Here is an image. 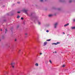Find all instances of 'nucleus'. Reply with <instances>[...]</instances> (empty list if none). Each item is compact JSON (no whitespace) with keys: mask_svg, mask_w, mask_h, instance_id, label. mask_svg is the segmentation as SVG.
<instances>
[{"mask_svg":"<svg viewBox=\"0 0 75 75\" xmlns=\"http://www.w3.org/2000/svg\"><path fill=\"white\" fill-rule=\"evenodd\" d=\"M17 41V40H16V39H15V41Z\"/></svg>","mask_w":75,"mask_h":75,"instance_id":"nucleus-31","label":"nucleus"},{"mask_svg":"<svg viewBox=\"0 0 75 75\" xmlns=\"http://www.w3.org/2000/svg\"><path fill=\"white\" fill-rule=\"evenodd\" d=\"M10 65H12V66H14L16 65V64L14 62H12L10 64Z\"/></svg>","mask_w":75,"mask_h":75,"instance_id":"nucleus-1","label":"nucleus"},{"mask_svg":"<svg viewBox=\"0 0 75 75\" xmlns=\"http://www.w3.org/2000/svg\"><path fill=\"white\" fill-rule=\"evenodd\" d=\"M71 29H72V30L75 29V27H71Z\"/></svg>","mask_w":75,"mask_h":75,"instance_id":"nucleus-6","label":"nucleus"},{"mask_svg":"<svg viewBox=\"0 0 75 75\" xmlns=\"http://www.w3.org/2000/svg\"><path fill=\"white\" fill-rule=\"evenodd\" d=\"M49 62H50V64H52V62L51 61V60H50L49 61Z\"/></svg>","mask_w":75,"mask_h":75,"instance_id":"nucleus-13","label":"nucleus"},{"mask_svg":"<svg viewBox=\"0 0 75 75\" xmlns=\"http://www.w3.org/2000/svg\"><path fill=\"white\" fill-rule=\"evenodd\" d=\"M66 65L65 64H64L63 65H62V66H66Z\"/></svg>","mask_w":75,"mask_h":75,"instance_id":"nucleus-25","label":"nucleus"},{"mask_svg":"<svg viewBox=\"0 0 75 75\" xmlns=\"http://www.w3.org/2000/svg\"><path fill=\"white\" fill-rule=\"evenodd\" d=\"M17 18H20V16L18 15Z\"/></svg>","mask_w":75,"mask_h":75,"instance_id":"nucleus-16","label":"nucleus"},{"mask_svg":"<svg viewBox=\"0 0 75 75\" xmlns=\"http://www.w3.org/2000/svg\"><path fill=\"white\" fill-rule=\"evenodd\" d=\"M0 41H1V40H0Z\"/></svg>","mask_w":75,"mask_h":75,"instance_id":"nucleus-34","label":"nucleus"},{"mask_svg":"<svg viewBox=\"0 0 75 75\" xmlns=\"http://www.w3.org/2000/svg\"><path fill=\"white\" fill-rule=\"evenodd\" d=\"M1 31H2V29H1Z\"/></svg>","mask_w":75,"mask_h":75,"instance_id":"nucleus-33","label":"nucleus"},{"mask_svg":"<svg viewBox=\"0 0 75 75\" xmlns=\"http://www.w3.org/2000/svg\"><path fill=\"white\" fill-rule=\"evenodd\" d=\"M38 23L39 25H40V24H41V23L40 22H38Z\"/></svg>","mask_w":75,"mask_h":75,"instance_id":"nucleus-14","label":"nucleus"},{"mask_svg":"<svg viewBox=\"0 0 75 75\" xmlns=\"http://www.w3.org/2000/svg\"><path fill=\"white\" fill-rule=\"evenodd\" d=\"M50 40H51V39H49V40H47L46 41H50Z\"/></svg>","mask_w":75,"mask_h":75,"instance_id":"nucleus-12","label":"nucleus"},{"mask_svg":"<svg viewBox=\"0 0 75 75\" xmlns=\"http://www.w3.org/2000/svg\"><path fill=\"white\" fill-rule=\"evenodd\" d=\"M25 35H28V34H27V33H25Z\"/></svg>","mask_w":75,"mask_h":75,"instance_id":"nucleus-22","label":"nucleus"},{"mask_svg":"<svg viewBox=\"0 0 75 75\" xmlns=\"http://www.w3.org/2000/svg\"><path fill=\"white\" fill-rule=\"evenodd\" d=\"M52 45H57V43H52Z\"/></svg>","mask_w":75,"mask_h":75,"instance_id":"nucleus-10","label":"nucleus"},{"mask_svg":"<svg viewBox=\"0 0 75 75\" xmlns=\"http://www.w3.org/2000/svg\"><path fill=\"white\" fill-rule=\"evenodd\" d=\"M53 53H54V52H53Z\"/></svg>","mask_w":75,"mask_h":75,"instance_id":"nucleus-35","label":"nucleus"},{"mask_svg":"<svg viewBox=\"0 0 75 75\" xmlns=\"http://www.w3.org/2000/svg\"><path fill=\"white\" fill-rule=\"evenodd\" d=\"M17 3L18 4H19V3H20V2H18Z\"/></svg>","mask_w":75,"mask_h":75,"instance_id":"nucleus-30","label":"nucleus"},{"mask_svg":"<svg viewBox=\"0 0 75 75\" xmlns=\"http://www.w3.org/2000/svg\"><path fill=\"white\" fill-rule=\"evenodd\" d=\"M40 55H41V54H42V53H40Z\"/></svg>","mask_w":75,"mask_h":75,"instance_id":"nucleus-28","label":"nucleus"},{"mask_svg":"<svg viewBox=\"0 0 75 75\" xmlns=\"http://www.w3.org/2000/svg\"><path fill=\"white\" fill-rule=\"evenodd\" d=\"M58 25V23H56L54 24V28H57V26Z\"/></svg>","mask_w":75,"mask_h":75,"instance_id":"nucleus-3","label":"nucleus"},{"mask_svg":"<svg viewBox=\"0 0 75 75\" xmlns=\"http://www.w3.org/2000/svg\"><path fill=\"white\" fill-rule=\"evenodd\" d=\"M19 52L21 51V50H19Z\"/></svg>","mask_w":75,"mask_h":75,"instance_id":"nucleus-27","label":"nucleus"},{"mask_svg":"<svg viewBox=\"0 0 75 75\" xmlns=\"http://www.w3.org/2000/svg\"><path fill=\"white\" fill-rule=\"evenodd\" d=\"M12 67L13 68H14V66H12Z\"/></svg>","mask_w":75,"mask_h":75,"instance_id":"nucleus-19","label":"nucleus"},{"mask_svg":"<svg viewBox=\"0 0 75 75\" xmlns=\"http://www.w3.org/2000/svg\"><path fill=\"white\" fill-rule=\"evenodd\" d=\"M40 1L41 2H42V1H43V0H40Z\"/></svg>","mask_w":75,"mask_h":75,"instance_id":"nucleus-21","label":"nucleus"},{"mask_svg":"<svg viewBox=\"0 0 75 75\" xmlns=\"http://www.w3.org/2000/svg\"><path fill=\"white\" fill-rule=\"evenodd\" d=\"M35 66H38V63H36L35 64Z\"/></svg>","mask_w":75,"mask_h":75,"instance_id":"nucleus-8","label":"nucleus"},{"mask_svg":"<svg viewBox=\"0 0 75 75\" xmlns=\"http://www.w3.org/2000/svg\"><path fill=\"white\" fill-rule=\"evenodd\" d=\"M23 17L21 18V20H23Z\"/></svg>","mask_w":75,"mask_h":75,"instance_id":"nucleus-20","label":"nucleus"},{"mask_svg":"<svg viewBox=\"0 0 75 75\" xmlns=\"http://www.w3.org/2000/svg\"><path fill=\"white\" fill-rule=\"evenodd\" d=\"M48 16L49 17H52V15L50 14L48 15Z\"/></svg>","mask_w":75,"mask_h":75,"instance_id":"nucleus-7","label":"nucleus"},{"mask_svg":"<svg viewBox=\"0 0 75 75\" xmlns=\"http://www.w3.org/2000/svg\"><path fill=\"white\" fill-rule=\"evenodd\" d=\"M18 27H19V25H18L17 26V28H18Z\"/></svg>","mask_w":75,"mask_h":75,"instance_id":"nucleus-17","label":"nucleus"},{"mask_svg":"<svg viewBox=\"0 0 75 75\" xmlns=\"http://www.w3.org/2000/svg\"><path fill=\"white\" fill-rule=\"evenodd\" d=\"M47 44V42H44L43 43V46H45V45H46Z\"/></svg>","mask_w":75,"mask_h":75,"instance_id":"nucleus-4","label":"nucleus"},{"mask_svg":"<svg viewBox=\"0 0 75 75\" xmlns=\"http://www.w3.org/2000/svg\"><path fill=\"white\" fill-rule=\"evenodd\" d=\"M71 2H72V1L71 0H70L69 1V3H71Z\"/></svg>","mask_w":75,"mask_h":75,"instance_id":"nucleus-9","label":"nucleus"},{"mask_svg":"<svg viewBox=\"0 0 75 75\" xmlns=\"http://www.w3.org/2000/svg\"><path fill=\"white\" fill-rule=\"evenodd\" d=\"M60 44V42H57V43H56L57 45V44Z\"/></svg>","mask_w":75,"mask_h":75,"instance_id":"nucleus-11","label":"nucleus"},{"mask_svg":"<svg viewBox=\"0 0 75 75\" xmlns=\"http://www.w3.org/2000/svg\"><path fill=\"white\" fill-rule=\"evenodd\" d=\"M68 25H69V23H67L66 24L64 25V27H66L67 26H68Z\"/></svg>","mask_w":75,"mask_h":75,"instance_id":"nucleus-5","label":"nucleus"},{"mask_svg":"<svg viewBox=\"0 0 75 75\" xmlns=\"http://www.w3.org/2000/svg\"><path fill=\"white\" fill-rule=\"evenodd\" d=\"M8 73V72H7V73Z\"/></svg>","mask_w":75,"mask_h":75,"instance_id":"nucleus-36","label":"nucleus"},{"mask_svg":"<svg viewBox=\"0 0 75 75\" xmlns=\"http://www.w3.org/2000/svg\"><path fill=\"white\" fill-rule=\"evenodd\" d=\"M62 67H63V68H64V67H65V66H62Z\"/></svg>","mask_w":75,"mask_h":75,"instance_id":"nucleus-26","label":"nucleus"},{"mask_svg":"<svg viewBox=\"0 0 75 75\" xmlns=\"http://www.w3.org/2000/svg\"><path fill=\"white\" fill-rule=\"evenodd\" d=\"M63 34H65V33L63 32Z\"/></svg>","mask_w":75,"mask_h":75,"instance_id":"nucleus-29","label":"nucleus"},{"mask_svg":"<svg viewBox=\"0 0 75 75\" xmlns=\"http://www.w3.org/2000/svg\"><path fill=\"white\" fill-rule=\"evenodd\" d=\"M7 29H6L5 30V33H6L7 32Z\"/></svg>","mask_w":75,"mask_h":75,"instance_id":"nucleus-15","label":"nucleus"},{"mask_svg":"<svg viewBox=\"0 0 75 75\" xmlns=\"http://www.w3.org/2000/svg\"><path fill=\"white\" fill-rule=\"evenodd\" d=\"M46 32H47V33H48V32H49V31L48 30H46Z\"/></svg>","mask_w":75,"mask_h":75,"instance_id":"nucleus-18","label":"nucleus"},{"mask_svg":"<svg viewBox=\"0 0 75 75\" xmlns=\"http://www.w3.org/2000/svg\"><path fill=\"white\" fill-rule=\"evenodd\" d=\"M55 53H57V52H55Z\"/></svg>","mask_w":75,"mask_h":75,"instance_id":"nucleus-32","label":"nucleus"},{"mask_svg":"<svg viewBox=\"0 0 75 75\" xmlns=\"http://www.w3.org/2000/svg\"><path fill=\"white\" fill-rule=\"evenodd\" d=\"M45 0V1H46V0Z\"/></svg>","mask_w":75,"mask_h":75,"instance_id":"nucleus-37","label":"nucleus"},{"mask_svg":"<svg viewBox=\"0 0 75 75\" xmlns=\"http://www.w3.org/2000/svg\"><path fill=\"white\" fill-rule=\"evenodd\" d=\"M73 21H74V22H75V19H74L73 20Z\"/></svg>","mask_w":75,"mask_h":75,"instance_id":"nucleus-23","label":"nucleus"},{"mask_svg":"<svg viewBox=\"0 0 75 75\" xmlns=\"http://www.w3.org/2000/svg\"><path fill=\"white\" fill-rule=\"evenodd\" d=\"M23 12H24V13H25V14H27V15H28V13L27 12V11L25 9H23Z\"/></svg>","mask_w":75,"mask_h":75,"instance_id":"nucleus-2","label":"nucleus"},{"mask_svg":"<svg viewBox=\"0 0 75 75\" xmlns=\"http://www.w3.org/2000/svg\"><path fill=\"white\" fill-rule=\"evenodd\" d=\"M17 13H20V12H18Z\"/></svg>","mask_w":75,"mask_h":75,"instance_id":"nucleus-24","label":"nucleus"},{"mask_svg":"<svg viewBox=\"0 0 75 75\" xmlns=\"http://www.w3.org/2000/svg\"><path fill=\"white\" fill-rule=\"evenodd\" d=\"M58 10H59V9H58Z\"/></svg>","mask_w":75,"mask_h":75,"instance_id":"nucleus-38","label":"nucleus"}]
</instances>
